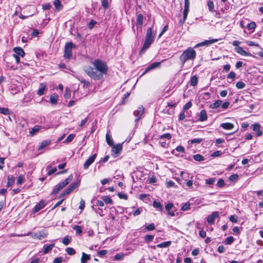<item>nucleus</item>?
<instances>
[{
  "instance_id": "nucleus-10",
  "label": "nucleus",
  "mask_w": 263,
  "mask_h": 263,
  "mask_svg": "<svg viewBox=\"0 0 263 263\" xmlns=\"http://www.w3.org/2000/svg\"><path fill=\"white\" fill-rule=\"evenodd\" d=\"M96 156V154H93L85 162L83 165L84 169H87L89 166L94 162Z\"/></svg>"
},
{
  "instance_id": "nucleus-23",
  "label": "nucleus",
  "mask_w": 263,
  "mask_h": 263,
  "mask_svg": "<svg viewBox=\"0 0 263 263\" xmlns=\"http://www.w3.org/2000/svg\"><path fill=\"white\" fill-rule=\"evenodd\" d=\"M90 260V255L87 254L84 252L82 253V257L81 258V262H88Z\"/></svg>"
},
{
  "instance_id": "nucleus-52",
  "label": "nucleus",
  "mask_w": 263,
  "mask_h": 263,
  "mask_svg": "<svg viewBox=\"0 0 263 263\" xmlns=\"http://www.w3.org/2000/svg\"><path fill=\"white\" fill-rule=\"evenodd\" d=\"M222 154V153L220 151L214 152L211 154V156L213 157H216L220 156Z\"/></svg>"
},
{
  "instance_id": "nucleus-31",
  "label": "nucleus",
  "mask_w": 263,
  "mask_h": 263,
  "mask_svg": "<svg viewBox=\"0 0 263 263\" xmlns=\"http://www.w3.org/2000/svg\"><path fill=\"white\" fill-rule=\"evenodd\" d=\"M198 78L196 76H194L191 77L190 84L192 86H195L197 84Z\"/></svg>"
},
{
  "instance_id": "nucleus-51",
  "label": "nucleus",
  "mask_w": 263,
  "mask_h": 263,
  "mask_svg": "<svg viewBox=\"0 0 263 263\" xmlns=\"http://www.w3.org/2000/svg\"><path fill=\"white\" fill-rule=\"evenodd\" d=\"M73 190H72V189L69 186V187H68L61 195V196H65V195H67L68 194H69V193H70Z\"/></svg>"
},
{
  "instance_id": "nucleus-42",
  "label": "nucleus",
  "mask_w": 263,
  "mask_h": 263,
  "mask_svg": "<svg viewBox=\"0 0 263 263\" xmlns=\"http://www.w3.org/2000/svg\"><path fill=\"white\" fill-rule=\"evenodd\" d=\"M246 86V84L241 81H239L236 83V87L238 89H242L243 88Z\"/></svg>"
},
{
  "instance_id": "nucleus-9",
  "label": "nucleus",
  "mask_w": 263,
  "mask_h": 263,
  "mask_svg": "<svg viewBox=\"0 0 263 263\" xmlns=\"http://www.w3.org/2000/svg\"><path fill=\"white\" fill-rule=\"evenodd\" d=\"M144 108L143 106H141L138 108L137 110L134 111V115L137 117L136 121H138L141 118L144 113Z\"/></svg>"
},
{
  "instance_id": "nucleus-55",
  "label": "nucleus",
  "mask_w": 263,
  "mask_h": 263,
  "mask_svg": "<svg viewBox=\"0 0 263 263\" xmlns=\"http://www.w3.org/2000/svg\"><path fill=\"white\" fill-rule=\"evenodd\" d=\"M192 104L191 102H187L185 105L183 106V111H186L191 107Z\"/></svg>"
},
{
  "instance_id": "nucleus-32",
  "label": "nucleus",
  "mask_w": 263,
  "mask_h": 263,
  "mask_svg": "<svg viewBox=\"0 0 263 263\" xmlns=\"http://www.w3.org/2000/svg\"><path fill=\"white\" fill-rule=\"evenodd\" d=\"M102 199L103 200L104 202H105L107 204H111L113 202L112 200L110 198V197L107 196L102 197Z\"/></svg>"
},
{
  "instance_id": "nucleus-16",
  "label": "nucleus",
  "mask_w": 263,
  "mask_h": 263,
  "mask_svg": "<svg viewBox=\"0 0 263 263\" xmlns=\"http://www.w3.org/2000/svg\"><path fill=\"white\" fill-rule=\"evenodd\" d=\"M208 116L206 114V111L204 110H201L200 112V115L199 118V121L200 122H203L207 120Z\"/></svg>"
},
{
  "instance_id": "nucleus-40",
  "label": "nucleus",
  "mask_w": 263,
  "mask_h": 263,
  "mask_svg": "<svg viewBox=\"0 0 263 263\" xmlns=\"http://www.w3.org/2000/svg\"><path fill=\"white\" fill-rule=\"evenodd\" d=\"M70 95H71V93H70V89L68 88H66L65 89V93H64V98L66 99H68L70 98Z\"/></svg>"
},
{
  "instance_id": "nucleus-61",
  "label": "nucleus",
  "mask_w": 263,
  "mask_h": 263,
  "mask_svg": "<svg viewBox=\"0 0 263 263\" xmlns=\"http://www.w3.org/2000/svg\"><path fill=\"white\" fill-rule=\"evenodd\" d=\"M97 22L94 20H91L90 21L89 24H88V27L90 29H91L93 28L94 26L96 24Z\"/></svg>"
},
{
  "instance_id": "nucleus-17",
  "label": "nucleus",
  "mask_w": 263,
  "mask_h": 263,
  "mask_svg": "<svg viewBox=\"0 0 263 263\" xmlns=\"http://www.w3.org/2000/svg\"><path fill=\"white\" fill-rule=\"evenodd\" d=\"M220 127L224 129L231 130L234 128V125L231 123H223L220 124Z\"/></svg>"
},
{
  "instance_id": "nucleus-20",
  "label": "nucleus",
  "mask_w": 263,
  "mask_h": 263,
  "mask_svg": "<svg viewBox=\"0 0 263 263\" xmlns=\"http://www.w3.org/2000/svg\"><path fill=\"white\" fill-rule=\"evenodd\" d=\"M46 85L44 83H41L40 85V88L37 91V94L39 96H42L44 94V91L46 89Z\"/></svg>"
},
{
  "instance_id": "nucleus-27",
  "label": "nucleus",
  "mask_w": 263,
  "mask_h": 263,
  "mask_svg": "<svg viewBox=\"0 0 263 263\" xmlns=\"http://www.w3.org/2000/svg\"><path fill=\"white\" fill-rule=\"evenodd\" d=\"M106 140L107 144L109 146H112L114 145L113 141L111 139V136L109 135L108 132L106 135Z\"/></svg>"
},
{
  "instance_id": "nucleus-8",
  "label": "nucleus",
  "mask_w": 263,
  "mask_h": 263,
  "mask_svg": "<svg viewBox=\"0 0 263 263\" xmlns=\"http://www.w3.org/2000/svg\"><path fill=\"white\" fill-rule=\"evenodd\" d=\"M219 213L218 212H214L211 215L208 216L206 219L207 221L209 224H213L214 222L215 219L218 217Z\"/></svg>"
},
{
  "instance_id": "nucleus-15",
  "label": "nucleus",
  "mask_w": 263,
  "mask_h": 263,
  "mask_svg": "<svg viewBox=\"0 0 263 263\" xmlns=\"http://www.w3.org/2000/svg\"><path fill=\"white\" fill-rule=\"evenodd\" d=\"M122 149V145L121 144H118L116 145H113L112 151L115 154H118Z\"/></svg>"
},
{
  "instance_id": "nucleus-47",
  "label": "nucleus",
  "mask_w": 263,
  "mask_h": 263,
  "mask_svg": "<svg viewBox=\"0 0 263 263\" xmlns=\"http://www.w3.org/2000/svg\"><path fill=\"white\" fill-rule=\"evenodd\" d=\"M238 175L237 174H233V175H231L229 178V179L231 181H234L235 180H237L238 178Z\"/></svg>"
},
{
  "instance_id": "nucleus-1",
  "label": "nucleus",
  "mask_w": 263,
  "mask_h": 263,
  "mask_svg": "<svg viewBox=\"0 0 263 263\" xmlns=\"http://www.w3.org/2000/svg\"><path fill=\"white\" fill-rule=\"evenodd\" d=\"M94 68L90 66L84 67L85 72L94 80H100L107 73L108 67L106 63L101 60H95L92 63Z\"/></svg>"
},
{
  "instance_id": "nucleus-3",
  "label": "nucleus",
  "mask_w": 263,
  "mask_h": 263,
  "mask_svg": "<svg viewBox=\"0 0 263 263\" xmlns=\"http://www.w3.org/2000/svg\"><path fill=\"white\" fill-rule=\"evenodd\" d=\"M155 40L154 34H146L144 43L142 47L139 54L144 53L146 50L153 43Z\"/></svg>"
},
{
  "instance_id": "nucleus-29",
  "label": "nucleus",
  "mask_w": 263,
  "mask_h": 263,
  "mask_svg": "<svg viewBox=\"0 0 263 263\" xmlns=\"http://www.w3.org/2000/svg\"><path fill=\"white\" fill-rule=\"evenodd\" d=\"M153 205L154 208H155L156 209H157L160 211H162V210H163V206L162 205V204L160 203V202L154 201L153 202Z\"/></svg>"
},
{
  "instance_id": "nucleus-50",
  "label": "nucleus",
  "mask_w": 263,
  "mask_h": 263,
  "mask_svg": "<svg viewBox=\"0 0 263 263\" xmlns=\"http://www.w3.org/2000/svg\"><path fill=\"white\" fill-rule=\"evenodd\" d=\"M101 5L104 9H106L108 7L107 0H101Z\"/></svg>"
},
{
  "instance_id": "nucleus-14",
  "label": "nucleus",
  "mask_w": 263,
  "mask_h": 263,
  "mask_svg": "<svg viewBox=\"0 0 263 263\" xmlns=\"http://www.w3.org/2000/svg\"><path fill=\"white\" fill-rule=\"evenodd\" d=\"M260 125L258 123H255L252 125V129L256 133L257 136H260L262 135V131L260 130Z\"/></svg>"
},
{
  "instance_id": "nucleus-19",
  "label": "nucleus",
  "mask_w": 263,
  "mask_h": 263,
  "mask_svg": "<svg viewBox=\"0 0 263 263\" xmlns=\"http://www.w3.org/2000/svg\"><path fill=\"white\" fill-rule=\"evenodd\" d=\"M53 5L57 11H60L63 8V5L60 0H55L53 2Z\"/></svg>"
},
{
  "instance_id": "nucleus-64",
  "label": "nucleus",
  "mask_w": 263,
  "mask_h": 263,
  "mask_svg": "<svg viewBox=\"0 0 263 263\" xmlns=\"http://www.w3.org/2000/svg\"><path fill=\"white\" fill-rule=\"evenodd\" d=\"M173 204L172 203H168L165 205L166 210L168 212H170V211H171V210L173 208Z\"/></svg>"
},
{
  "instance_id": "nucleus-24",
  "label": "nucleus",
  "mask_w": 263,
  "mask_h": 263,
  "mask_svg": "<svg viewBox=\"0 0 263 263\" xmlns=\"http://www.w3.org/2000/svg\"><path fill=\"white\" fill-rule=\"evenodd\" d=\"M41 129V126L39 125L34 126L29 132L31 136H34Z\"/></svg>"
},
{
  "instance_id": "nucleus-18",
  "label": "nucleus",
  "mask_w": 263,
  "mask_h": 263,
  "mask_svg": "<svg viewBox=\"0 0 263 263\" xmlns=\"http://www.w3.org/2000/svg\"><path fill=\"white\" fill-rule=\"evenodd\" d=\"M222 104V101L218 100L215 102L211 104L209 107L211 109H217Z\"/></svg>"
},
{
  "instance_id": "nucleus-21",
  "label": "nucleus",
  "mask_w": 263,
  "mask_h": 263,
  "mask_svg": "<svg viewBox=\"0 0 263 263\" xmlns=\"http://www.w3.org/2000/svg\"><path fill=\"white\" fill-rule=\"evenodd\" d=\"M51 143V141L50 140H46L43 141L41 145L38 147L37 149L39 151H41L45 148L46 146L49 145Z\"/></svg>"
},
{
  "instance_id": "nucleus-39",
  "label": "nucleus",
  "mask_w": 263,
  "mask_h": 263,
  "mask_svg": "<svg viewBox=\"0 0 263 263\" xmlns=\"http://www.w3.org/2000/svg\"><path fill=\"white\" fill-rule=\"evenodd\" d=\"M74 135L73 134H70L68 135V136L66 138L65 140L64 141V143H70L74 138Z\"/></svg>"
},
{
  "instance_id": "nucleus-22",
  "label": "nucleus",
  "mask_w": 263,
  "mask_h": 263,
  "mask_svg": "<svg viewBox=\"0 0 263 263\" xmlns=\"http://www.w3.org/2000/svg\"><path fill=\"white\" fill-rule=\"evenodd\" d=\"M235 51L242 55L247 56L249 55V54L241 47H237L235 48Z\"/></svg>"
},
{
  "instance_id": "nucleus-58",
  "label": "nucleus",
  "mask_w": 263,
  "mask_h": 263,
  "mask_svg": "<svg viewBox=\"0 0 263 263\" xmlns=\"http://www.w3.org/2000/svg\"><path fill=\"white\" fill-rule=\"evenodd\" d=\"M160 138L161 139L166 138L168 140H170L171 138V135L169 133H166L160 136Z\"/></svg>"
},
{
  "instance_id": "nucleus-62",
  "label": "nucleus",
  "mask_w": 263,
  "mask_h": 263,
  "mask_svg": "<svg viewBox=\"0 0 263 263\" xmlns=\"http://www.w3.org/2000/svg\"><path fill=\"white\" fill-rule=\"evenodd\" d=\"M44 10H49L51 8V5L49 3H46L42 5Z\"/></svg>"
},
{
  "instance_id": "nucleus-38",
  "label": "nucleus",
  "mask_w": 263,
  "mask_h": 263,
  "mask_svg": "<svg viewBox=\"0 0 263 263\" xmlns=\"http://www.w3.org/2000/svg\"><path fill=\"white\" fill-rule=\"evenodd\" d=\"M154 235H147L145 236L144 240L146 242L149 243L153 240V239H154Z\"/></svg>"
},
{
  "instance_id": "nucleus-43",
  "label": "nucleus",
  "mask_w": 263,
  "mask_h": 263,
  "mask_svg": "<svg viewBox=\"0 0 263 263\" xmlns=\"http://www.w3.org/2000/svg\"><path fill=\"white\" fill-rule=\"evenodd\" d=\"M215 181V178H210L209 179H206L205 180V183L208 185H212L214 184Z\"/></svg>"
},
{
  "instance_id": "nucleus-34",
  "label": "nucleus",
  "mask_w": 263,
  "mask_h": 263,
  "mask_svg": "<svg viewBox=\"0 0 263 263\" xmlns=\"http://www.w3.org/2000/svg\"><path fill=\"white\" fill-rule=\"evenodd\" d=\"M255 27H256V24L254 22H251L247 25V28L249 30H252V31H254Z\"/></svg>"
},
{
  "instance_id": "nucleus-13",
  "label": "nucleus",
  "mask_w": 263,
  "mask_h": 263,
  "mask_svg": "<svg viewBox=\"0 0 263 263\" xmlns=\"http://www.w3.org/2000/svg\"><path fill=\"white\" fill-rule=\"evenodd\" d=\"M45 206V201L44 200H41L40 202L34 206L33 209V212L36 213L39 212L40 210L44 208Z\"/></svg>"
},
{
  "instance_id": "nucleus-12",
  "label": "nucleus",
  "mask_w": 263,
  "mask_h": 263,
  "mask_svg": "<svg viewBox=\"0 0 263 263\" xmlns=\"http://www.w3.org/2000/svg\"><path fill=\"white\" fill-rule=\"evenodd\" d=\"M39 34H26L22 37V41L23 43H27L32 40L33 37L37 36Z\"/></svg>"
},
{
  "instance_id": "nucleus-11",
  "label": "nucleus",
  "mask_w": 263,
  "mask_h": 263,
  "mask_svg": "<svg viewBox=\"0 0 263 263\" xmlns=\"http://www.w3.org/2000/svg\"><path fill=\"white\" fill-rule=\"evenodd\" d=\"M161 63V62H154V63L151 64L145 69V70L143 73L142 75L144 74L145 73H146V72H147L148 71H149L152 69L159 67L160 66Z\"/></svg>"
},
{
  "instance_id": "nucleus-48",
  "label": "nucleus",
  "mask_w": 263,
  "mask_h": 263,
  "mask_svg": "<svg viewBox=\"0 0 263 263\" xmlns=\"http://www.w3.org/2000/svg\"><path fill=\"white\" fill-rule=\"evenodd\" d=\"M124 257V255L123 254H117L114 256V260H120L123 259Z\"/></svg>"
},
{
  "instance_id": "nucleus-25",
  "label": "nucleus",
  "mask_w": 263,
  "mask_h": 263,
  "mask_svg": "<svg viewBox=\"0 0 263 263\" xmlns=\"http://www.w3.org/2000/svg\"><path fill=\"white\" fill-rule=\"evenodd\" d=\"M54 243L50 245H44L43 253L44 254L48 253L50 250H51L52 249V248L54 247Z\"/></svg>"
},
{
  "instance_id": "nucleus-53",
  "label": "nucleus",
  "mask_w": 263,
  "mask_h": 263,
  "mask_svg": "<svg viewBox=\"0 0 263 263\" xmlns=\"http://www.w3.org/2000/svg\"><path fill=\"white\" fill-rule=\"evenodd\" d=\"M155 229V226L154 223H152L146 227V229L147 231H153Z\"/></svg>"
},
{
  "instance_id": "nucleus-33",
  "label": "nucleus",
  "mask_w": 263,
  "mask_h": 263,
  "mask_svg": "<svg viewBox=\"0 0 263 263\" xmlns=\"http://www.w3.org/2000/svg\"><path fill=\"white\" fill-rule=\"evenodd\" d=\"M58 96L55 94H53L50 96V102L52 104H55L57 102Z\"/></svg>"
},
{
  "instance_id": "nucleus-57",
  "label": "nucleus",
  "mask_w": 263,
  "mask_h": 263,
  "mask_svg": "<svg viewBox=\"0 0 263 263\" xmlns=\"http://www.w3.org/2000/svg\"><path fill=\"white\" fill-rule=\"evenodd\" d=\"M190 204L189 203H186L184 204L181 207V210L185 211L190 209Z\"/></svg>"
},
{
  "instance_id": "nucleus-26",
  "label": "nucleus",
  "mask_w": 263,
  "mask_h": 263,
  "mask_svg": "<svg viewBox=\"0 0 263 263\" xmlns=\"http://www.w3.org/2000/svg\"><path fill=\"white\" fill-rule=\"evenodd\" d=\"M143 15L142 14H139L137 17V24L138 26H141L143 24Z\"/></svg>"
},
{
  "instance_id": "nucleus-54",
  "label": "nucleus",
  "mask_w": 263,
  "mask_h": 263,
  "mask_svg": "<svg viewBox=\"0 0 263 263\" xmlns=\"http://www.w3.org/2000/svg\"><path fill=\"white\" fill-rule=\"evenodd\" d=\"M209 9L210 11L213 12L214 11V3L212 1H209L208 4Z\"/></svg>"
},
{
  "instance_id": "nucleus-35",
  "label": "nucleus",
  "mask_w": 263,
  "mask_h": 263,
  "mask_svg": "<svg viewBox=\"0 0 263 263\" xmlns=\"http://www.w3.org/2000/svg\"><path fill=\"white\" fill-rule=\"evenodd\" d=\"M234 240V239L232 236H229L225 239L224 243L226 245H231L233 242Z\"/></svg>"
},
{
  "instance_id": "nucleus-28",
  "label": "nucleus",
  "mask_w": 263,
  "mask_h": 263,
  "mask_svg": "<svg viewBox=\"0 0 263 263\" xmlns=\"http://www.w3.org/2000/svg\"><path fill=\"white\" fill-rule=\"evenodd\" d=\"M171 244V241H165L158 244L157 247L159 248H167L169 247Z\"/></svg>"
},
{
  "instance_id": "nucleus-46",
  "label": "nucleus",
  "mask_w": 263,
  "mask_h": 263,
  "mask_svg": "<svg viewBox=\"0 0 263 263\" xmlns=\"http://www.w3.org/2000/svg\"><path fill=\"white\" fill-rule=\"evenodd\" d=\"M73 229L76 231L77 234H80L82 233V229L80 226L76 225L73 227Z\"/></svg>"
},
{
  "instance_id": "nucleus-36",
  "label": "nucleus",
  "mask_w": 263,
  "mask_h": 263,
  "mask_svg": "<svg viewBox=\"0 0 263 263\" xmlns=\"http://www.w3.org/2000/svg\"><path fill=\"white\" fill-rule=\"evenodd\" d=\"M194 159L197 161H201L204 160V157L199 154L194 155Z\"/></svg>"
},
{
  "instance_id": "nucleus-56",
  "label": "nucleus",
  "mask_w": 263,
  "mask_h": 263,
  "mask_svg": "<svg viewBox=\"0 0 263 263\" xmlns=\"http://www.w3.org/2000/svg\"><path fill=\"white\" fill-rule=\"evenodd\" d=\"M224 185V181L222 179H219L217 182V185L219 187H222Z\"/></svg>"
},
{
  "instance_id": "nucleus-4",
  "label": "nucleus",
  "mask_w": 263,
  "mask_h": 263,
  "mask_svg": "<svg viewBox=\"0 0 263 263\" xmlns=\"http://www.w3.org/2000/svg\"><path fill=\"white\" fill-rule=\"evenodd\" d=\"M73 177L72 175L69 176L64 181L59 183L53 189L51 194L52 195H55L57 194L60 190L63 189L65 186H66L68 183H69L72 180Z\"/></svg>"
},
{
  "instance_id": "nucleus-59",
  "label": "nucleus",
  "mask_w": 263,
  "mask_h": 263,
  "mask_svg": "<svg viewBox=\"0 0 263 263\" xmlns=\"http://www.w3.org/2000/svg\"><path fill=\"white\" fill-rule=\"evenodd\" d=\"M70 242V239L69 238L68 236L65 237L62 240V242L65 245H68Z\"/></svg>"
},
{
  "instance_id": "nucleus-60",
  "label": "nucleus",
  "mask_w": 263,
  "mask_h": 263,
  "mask_svg": "<svg viewBox=\"0 0 263 263\" xmlns=\"http://www.w3.org/2000/svg\"><path fill=\"white\" fill-rule=\"evenodd\" d=\"M202 141V139L195 138L190 140L191 144L200 143Z\"/></svg>"
},
{
  "instance_id": "nucleus-2",
  "label": "nucleus",
  "mask_w": 263,
  "mask_h": 263,
  "mask_svg": "<svg viewBox=\"0 0 263 263\" xmlns=\"http://www.w3.org/2000/svg\"><path fill=\"white\" fill-rule=\"evenodd\" d=\"M196 57V52L192 47H189L185 50L179 57L180 62L183 64L187 61H193Z\"/></svg>"
},
{
  "instance_id": "nucleus-63",
  "label": "nucleus",
  "mask_w": 263,
  "mask_h": 263,
  "mask_svg": "<svg viewBox=\"0 0 263 263\" xmlns=\"http://www.w3.org/2000/svg\"><path fill=\"white\" fill-rule=\"evenodd\" d=\"M63 261L62 257L55 258L53 261V263H61Z\"/></svg>"
},
{
  "instance_id": "nucleus-41",
  "label": "nucleus",
  "mask_w": 263,
  "mask_h": 263,
  "mask_svg": "<svg viewBox=\"0 0 263 263\" xmlns=\"http://www.w3.org/2000/svg\"><path fill=\"white\" fill-rule=\"evenodd\" d=\"M66 251L67 254H68L70 255H74L76 253L74 249L70 247L67 248Z\"/></svg>"
},
{
  "instance_id": "nucleus-30",
  "label": "nucleus",
  "mask_w": 263,
  "mask_h": 263,
  "mask_svg": "<svg viewBox=\"0 0 263 263\" xmlns=\"http://www.w3.org/2000/svg\"><path fill=\"white\" fill-rule=\"evenodd\" d=\"M15 180V178L12 176H9L8 177V182L7 183V186L10 187L14 183Z\"/></svg>"
},
{
  "instance_id": "nucleus-37",
  "label": "nucleus",
  "mask_w": 263,
  "mask_h": 263,
  "mask_svg": "<svg viewBox=\"0 0 263 263\" xmlns=\"http://www.w3.org/2000/svg\"><path fill=\"white\" fill-rule=\"evenodd\" d=\"M0 113L5 115H7L10 114V111L7 108L0 107Z\"/></svg>"
},
{
  "instance_id": "nucleus-5",
  "label": "nucleus",
  "mask_w": 263,
  "mask_h": 263,
  "mask_svg": "<svg viewBox=\"0 0 263 263\" xmlns=\"http://www.w3.org/2000/svg\"><path fill=\"white\" fill-rule=\"evenodd\" d=\"M13 51L14 53L12 54V57L15 60L16 63L18 64L20 63V57H24L25 53L23 49L19 47L14 48Z\"/></svg>"
},
{
  "instance_id": "nucleus-45",
  "label": "nucleus",
  "mask_w": 263,
  "mask_h": 263,
  "mask_svg": "<svg viewBox=\"0 0 263 263\" xmlns=\"http://www.w3.org/2000/svg\"><path fill=\"white\" fill-rule=\"evenodd\" d=\"M46 236H47V234L46 233H43V234L39 233V234H36L35 235V238H36L40 240H41L44 238H45Z\"/></svg>"
},
{
  "instance_id": "nucleus-7",
  "label": "nucleus",
  "mask_w": 263,
  "mask_h": 263,
  "mask_svg": "<svg viewBox=\"0 0 263 263\" xmlns=\"http://www.w3.org/2000/svg\"><path fill=\"white\" fill-rule=\"evenodd\" d=\"M219 40H220V39L209 38V40H205L203 42L196 44L194 48H196L203 46H209L218 42Z\"/></svg>"
},
{
  "instance_id": "nucleus-6",
  "label": "nucleus",
  "mask_w": 263,
  "mask_h": 263,
  "mask_svg": "<svg viewBox=\"0 0 263 263\" xmlns=\"http://www.w3.org/2000/svg\"><path fill=\"white\" fill-rule=\"evenodd\" d=\"M73 44L71 43H67L65 45L64 50V58L69 59L72 56V49Z\"/></svg>"
},
{
  "instance_id": "nucleus-49",
  "label": "nucleus",
  "mask_w": 263,
  "mask_h": 263,
  "mask_svg": "<svg viewBox=\"0 0 263 263\" xmlns=\"http://www.w3.org/2000/svg\"><path fill=\"white\" fill-rule=\"evenodd\" d=\"M77 78L79 79V80L82 83H83L84 84V86H85L86 87H88L90 85V83L89 82L82 79H80V78H79L78 77H77Z\"/></svg>"
},
{
  "instance_id": "nucleus-44",
  "label": "nucleus",
  "mask_w": 263,
  "mask_h": 263,
  "mask_svg": "<svg viewBox=\"0 0 263 263\" xmlns=\"http://www.w3.org/2000/svg\"><path fill=\"white\" fill-rule=\"evenodd\" d=\"M24 180V176L23 175H20L17 179V184H22Z\"/></svg>"
}]
</instances>
